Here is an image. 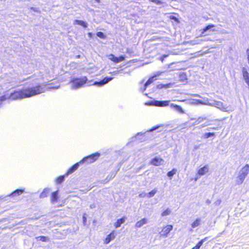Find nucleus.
I'll list each match as a JSON object with an SVG mask.
<instances>
[{"label":"nucleus","mask_w":249,"mask_h":249,"mask_svg":"<svg viewBox=\"0 0 249 249\" xmlns=\"http://www.w3.org/2000/svg\"><path fill=\"white\" fill-rule=\"evenodd\" d=\"M177 170L176 169L174 168L172 170L169 171L167 173V176L170 178V179H172V177L176 173Z\"/></svg>","instance_id":"4be33fe9"},{"label":"nucleus","mask_w":249,"mask_h":249,"mask_svg":"<svg viewBox=\"0 0 249 249\" xmlns=\"http://www.w3.org/2000/svg\"><path fill=\"white\" fill-rule=\"evenodd\" d=\"M169 101H154L151 103V104L156 107H163L167 106L169 105Z\"/></svg>","instance_id":"0eeeda50"},{"label":"nucleus","mask_w":249,"mask_h":249,"mask_svg":"<svg viewBox=\"0 0 249 249\" xmlns=\"http://www.w3.org/2000/svg\"><path fill=\"white\" fill-rule=\"evenodd\" d=\"M215 27V25L212 24H209L205 28H204L201 31V35L203 36H206L209 35V34H205L206 32L209 30L213 32L215 31V30L213 28Z\"/></svg>","instance_id":"6e6552de"},{"label":"nucleus","mask_w":249,"mask_h":249,"mask_svg":"<svg viewBox=\"0 0 249 249\" xmlns=\"http://www.w3.org/2000/svg\"><path fill=\"white\" fill-rule=\"evenodd\" d=\"M174 106V107H175L176 109H178V110H181L182 109V108H181V107H180V106H179V105H175V106Z\"/></svg>","instance_id":"473e14b6"},{"label":"nucleus","mask_w":249,"mask_h":249,"mask_svg":"<svg viewBox=\"0 0 249 249\" xmlns=\"http://www.w3.org/2000/svg\"><path fill=\"white\" fill-rule=\"evenodd\" d=\"M58 191H56L52 194L51 201L52 203L55 202L58 200Z\"/></svg>","instance_id":"dca6fc26"},{"label":"nucleus","mask_w":249,"mask_h":249,"mask_svg":"<svg viewBox=\"0 0 249 249\" xmlns=\"http://www.w3.org/2000/svg\"><path fill=\"white\" fill-rule=\"evenodd\" d=\"M83 219H84V221H85L86 220V218L85 216L83 217Z\"/></svg>","instance_id":"e433bc0d"},{"label":"nucleus","mask_w":249,"mask_h":249,"mask_svg":"<svg viewBox=\"0 0 249 249\" xmlns=\"http://www.w3.org/2000/svg\"><path fill=\"white\" fill-rule=\"evenodd\" d=\"M112 79V77H105L99 82H95L94 84L99 86H102L107 83L109 81Z\"/></svg>","instance_id":"f8f14e48"},{"label":"nucleus","mask_w":249,"mask_h":249,"mask_svg":"<svg viewBox=\"0 0 249 249\" xmlns=\"http://www.w3.org/2000/svg\"><path fill=\"white\" fill-rule=\"evenodd\" d=\"M169 18L170 19H172V20H174L177 23H179V21L177 17H175L174 16H170Z\"/></svg>","instance_id":"c756f323"},{"label":"nucleus","mask_w":249,"mask_h":249,"mask_svg":"<svg viewBox=\"0 0 249 249\" xmlns=\"http://www.w3.org/2000/svg\"><path fill=\"white\" fill-rule=\"evenodd\" d=\"M148 222V219L146 218H143L141 220H139L136 222L135 225V226L137 228H139L142 227L144 224H146Z\"/></svg>","instance_id":"9b49d317"},{"label":"nucleus","mask_w":249,"mask_h":249,"mask_svg":"<svg viewBox=\"0 0 249 249\" xmlns=\"http://www.w3.org/2000/svg\"><path fill=\"white\" fill-rule=\"evenodd\" d=\"M109 59L112 62L115 63H117L124 61L125 59V57L123 55L117 57L115 56L113 54H110L109 55Z\"/></svg>","instance_id":"423d86ee"},{"label":"nucleus","mask_w":249,"mask_h":249,"mask_svg":"<svg viewBox=\"0 0 249 249\" xmlns=\"http://www.w3.org/2000/svg\"><path fill=\"white\" fill-rule=\"evenodd\" d=\"M151 2H153L156 3L157 4H162V2L160 0H149Z\"/></svg>","instance_id":"7c9ffc66"},{"label":"nucleus","mask_w":249,"mask_h":249,"mask_svg":"<svg viewBox=\"0 0 249 249\" xmlns=\"http://www.w3.org/2000/svg\"><path fill=\"white\" fill-rule=\"evenodd\" d=\"M43 87L41 85H37L35 87L22 89L15 91L10 95V97L14 100L30 97L43 92Z\"/></svg>","instance_id":"f257e3e1"},{"label":"nucleus","mask_w":249,"mask_h":249,"mask_svg":"<svg viewBox=\"0 0 249 249\" xmlns=\"http://www.w3.org/2000/svg\"><path fill=\"white\" fill-rule=\"evenodd\" d=\"M163 161L162 159L156 157L152 159L150 162L154 166H159L162 164Z\"/></svg>","instance_id":"1a4fd4ad"},{"label":"nucleus","mask_w":249,"mask_h":249,"mask_svg":"<svg viewBox=\"0 0 249 249\" xmlns=\"http://www.w3.org/2000/svg\"><path fill=\"white\" fill-rule=\"evenodd\" d=\"M36 238H39V240L42 242H46L48 240V239L47 237L43 235L38 236L37 237H36Z\"/></svg>","instance_id":"c85d7f7f"},{"label":"nucleus","mask_w":249,"mask_h":249,"mask_svg":"<svg viewBox=\"0 0 249 249\" xmlns=\"http://www.w3.org/2000/svg\"><path fill=\"white\" fill-rule=\"evenodd\" d=\"M74 24L81 25L84 28L87 27V23L83 20L76 19L74 21Z\"/></svg>","instance_id":"6ab92c4d"},{"label":"nucleus","mask_w":249,"mask_h":249,"mask_svg":"<svg viewBox=\"0 0 249 249\" xmlns=\"http://www.w3.org/2000/svg\"><path fill=\"white\" fill-rule=\"evenodd\" d=\"M87 78L86 76L73 78L71 80L72 88L76 89L82 87L87 83Z\"/></svg>","instance_id":"f03ea898"},{"label":"nucleus","mask_w":249,"mask_h":249,"mask_svg":"<svg viewBox=\"0 0 249 249\" xmlns=\"http://www.w3.org/2000/svg\"><path fill=\"white\" fill-rule=\"evenodd\" d=\"M249 165L246 164L244 167L242 168L241 172L237 177V183L238 184L242 183L249 173Z\"/></svg>","instance_id":"7ed1b4c3"},{"label":"nucleus","mask_w":249,"mask_h":249,"mask_svg":"<svg viewBox=\"0 0 249 249\" xmlns=\"http://www.w3.org/2000/svg\"><path fill=\"white\" fill-rule=\"evenodd\" d=\"M79 166V163L77 162L75 163L74 165H73L67 171V172L66 173V175H68L72 172H74L75 170H76L78 167Z\"/></svg>","instance_id":"ddd939ff"},{"label":"nucleus","mask_w":249,"mask_h":249,"mask_svg":"<svg viewBox=\"0 0 249 249\" xmlns=\"http://www.w3.org/2000/svg\"><path fill=\"white\" fill-rule=\"evenodd\" d=\"M166 56H167V55H162V56H161V57L160 58V60H161V61L162 62H163V61L164 60V58L165 57H166Z\"/></svg>","instance_id":"f704fd0d"},{"label":"nucleus","mask_w":249,"mask_h":249,"mask_svg":"<svg viewBox=\"0 0 249 249\" xmlns=\"http://www.w3.org/2000/svg\"><path fill=\"white\" fill-rule=\"evenodd\" d=\"M201 224V218H196L191 224V226L193 228H195L196 227L199 226Z\"/></svg>","instance_id":"aec40b11"},{"label":"nucleus","mask_w":249,"mask_h":249,"mask_svg":"<svg viewBox=\"0 0 249 249\" xmlns=\"http://www.w3.org/2000/svg\"><path fill=\"white\" fill-rule=\"evenodd\" d=\"M217 127H213V129L216 130V129H217Z\"/></svg>","instance_id":"58836bf2"},{"label":"nucleus","mask_w":249,"mask_h":249,"mask_svg":"<svg viewBox=\"0 0 249 249\" xmlns=\"http://www.w3.org/2000/svg\"><path fill=\"white\" fill-rule=\"evenodd\" d=\"M50 191L49 189L45 188L44 189L43 191L40 194V198H44L47 197L49 194Z\"/></svg>","instance_id":"412c9836"},{"label":"nucleus","mask_w":249,"mask_h":249,"mask_svg":"<svg viewBox=\"0 0 249 249\" xmlns=\"http://www.w3.org/2000/svg\"><path fill=\"white\" fill-rule=\"evenodd\" d=\"M100 154L95 152L87 157H84L81 161V162L87 161L88 163H92L96 161L100 157Z\"/></svg>","instance_id":"20e7f679"},{"label":"nucleus","mask_w":249,"mask_h":249,"mask_svg":"<svg viewBox=\"0 0 249 249\" xmlns=\"http://www.w3.org/2000/svg\"><path fill=\"white\" fill-rule=\"evenodd\" d=\"M25 191L24 189H18L13 191L11 194V196H16V195H21L22 193H23Z\"/></svg>","instance_id":"f3484780"},{"label":"nucleus","mask_w":249,"mask_h":249,"mask_svg":"<svg viewBox=\"0 0 249 249\" xmlns=\"http://www.w3.org/2000/svg\"><path fill=\"white\" fill-rule=\"evenodd\" d=\"M64 179V176H60L56 178V182L58 184L61 183Z\"/></svg>","instance_id":"bb28decb"},{"label":"nucleus","mask_w":249,"mask_h":249,"mask_svg":"<svg viewBox=\"0 0 249 249\" xmlns=\"http://www.w3.org/2000/svg\"><path fill=\"white\" fill-rule=\"evenodd\" d=\"M171 213V210L169 208H167L161 213V215L162 216H165L170 214Z\"/></svg>","instance_id":"5701e85b"},{"label":"nucleus","mask_w":249,"mask_h":249,"mask_svg":"<svg viewBox=\"0 0 249 249\" xmlns=\"http://www.w3.org/2000/svg\"><path fill=\"white\" fill-rule=\"evenodd\" d=\"M157 190L156 189H154L152 190L151 191L149 192L147 194V197H153L155 194L157 193Z\"/></svg>","instance_id":"393cba45"},{"label":"nucleus","mask_w":249,"mask_h":249,"mask_svg":"<svg viewBox=\"0 0 249 249\" xmlns=\"http://www.w3.org/2000/svg\"><path fill=\"white\" fill-rule=\"evenodd\" d=\"M88 35H89V36H91V35H92V34H91V33H89L88 34Z\"/></svg>","instance_id":"4c0bfd02"},{"label":"nucleus","mask_w":249,"mask_h":249,"mask_svg":"<svg viewBox=\"0 0 249 249\" xmlns=\"http://www.w3.org/2000/svg\"><path fill=\"white\" fill-rule=\"evenodd\" d=\"M208 238L207 237H206L204 238L203 239H202L201 240H200L196 245L192 248L191 249H199L201 246L202 245L203 242L207 240Z\"/></svg>","instance_id":"a211bd4d"},{"label":"nucleus","mask_w":249,"mask_h":249,"mask_svg":"<svg viewBox=\"0 0 249 249\" xmlns=\"http://www.w3.org/2000/svg\"><path fill=\"white\" fill-rule=\"evenodd\" d=\"M96 35L101 38L105 39L106 36L102 32H98L96 33Z\"/></svg>","instance_id":"cd10ccee"},{"label":"nucleus","mask_w":249,"mask_h":249,"mask_svg":"<svg viewBox=\"0 0 249 249\" xmlns=\"http://www.w3.org/2000/svg\"><path fill=\"white\" fill-rule=\"evenodd\" d=\"M158 128V126H157V127H153V128H152L151 129V130H155V129H156V128Z\"/></svg>","instance_id":"c9c22d12"},{"label":"nucleus","mask_w":249,"mask_h":249,"mask_svg":"<svg viewBox=\"0 0 249 249\" xmlns=\"http://www.w3.org/2000/svg\"><path fill=\"white\" fill-rule=\"evenodd\" d=\"M115 234L114 231H112L111 233H110L105 238L104 240V243L105 244H108L111 240L114 239L115 238Z\"/></svg>","instance_id":"9d476101"},{"label":"nucleus","mask_w":249,"mask_h":249,"mask_svg":"<svg viewBox=\"0 0 249 249\" xmlns=\"http://www.w3.org/2000/svg\"><path fill=\"white\" fill-rule=\"evenodd\" d=\"M173 230V226L171 225H167L162 228L160 232V236L167 237L170 232Z\"/></svg>","instance_id":"39448f33"},{"label":"nucleus","mask_w":249,"mask_h":249,"mask_svg":"<svg viewBox=\"0 0 249 249\" xmlns=\"http://www.w3.org/2000/svg\"><path fill=\"white\" fill-rule=\"evenodd\" d=\"M7 99V97L5 95H2L0 97V104L4 101Z\"/></svg>","instance_id":"2f4dec72"},{"label":"nucleus","mask_w":249,"mask_h":249,"mask_svg":"<svg viewBox=\"0 0 249 249\" xmlns=\"http://www.w3.org/2000/svg\"><path fill=\"white\" fill-rule=\"evenodd\" d=\"M125 219H126L125 217H123L120 219H117L116 222H115V223H114V227L116 228H117L120 227L121 224H122L123 223H124V222Z\"/></svg>","instance_id":"2eb2a0df"},{"label":"nucleus","mask_w":249,"mask_h":249,"mask_svg":"<svg viewBox=\"0 0 249 249\" xmlns=\"http://www.w3.org/2000/svg\"><path fill=\"white\" fill-rule=\"evenodd\" d=\"M215 136L214 132H207L204 134L203 137L205 139H207L210 137H213Z\"/></svg>","instance_id":"b1692460"},{"label":"nucleus","mask_w":249,"mask_h":249,"mask_svg":"<svg viewBox=\"0 0 249 249\" xmlns=\"http://www.w3.org/2000/svg\"><path fill=\"white\" fill-rule=\"evenodd\" d=\"M209 170L208 166L205 165L203 167L200 168L197 171V174L199 176L204 175L206 173L208 172Z\"/></svg>","instance_id":"4468645a"},{"label":"nucleus","mask_w":249,"mask_h":249,"mask_svg":"<svg viewBox=\"0 0 249 249\" xmlns=\"http://www.w3.org/2000/svg\"><path fill=\"white\" fill-rule=\"evenodd\" d=\"M174 106V107H175L176 109H178V110H181L182 109V108H181V107H180V106H179V105H175V106Z\"/></svg>","instance_id":"72a5a7b5"},{"label":"nucleus","mask_w":249,"mask_h":249,"mask_svg":"<svg viewBox=\"0 0 249 249\" xmlns=\"http://www.w3.org/2000/svg\"><path fill=\"white\" fill-rule=\"evenodd\" d=\"M154 82V77H152L149 78L145 83V86L147 87Z\"/></svg>","instance_id":"a878e982"}]
</instances>
